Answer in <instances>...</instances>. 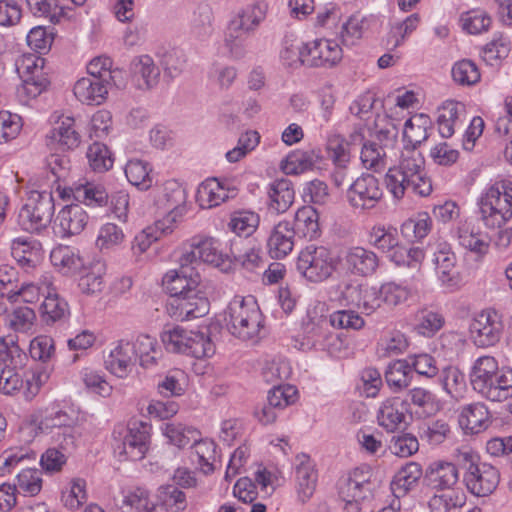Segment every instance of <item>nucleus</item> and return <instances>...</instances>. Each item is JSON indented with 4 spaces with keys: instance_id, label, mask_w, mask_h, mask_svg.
<instances>
[{
    "instance_id": "42",
    "label": "nucleus",
    "mask_w": 512,
    "mask_h": 512,
    "mask_svg": "<svg viewBox=\"0 0 512 512\" xmlns=\"http://www.w3.org/2000/svg\"><path fill=\"white\" fill-rule=\"evenodd\" d=\"M321 160L318 149L297 150L287 155L283 169L287 174H298L313 169Z\"/></svg>"
},
{
    "instance_id": "64",
    "label": "nucleus",
    "mask_w": 512,
    "mask_h": 512,
    "mask_svg": "<svg viewBox=\"0 0 512 512\" xmlns=\"http://www.w3.org/2000/svg\"><path fill=\"white\" fill-rule=\"evenodd\" d=\"M87 500L86 481L75 478L70 482V487L62 492L61 501L70 510H77Z\"/></svg>"
},
{
    "instance_id": "19",
    "label": "nucleus",
    "mask_w": 512,
    "mask_h": 512,
    "mask_svg": "<svg viewBox=\"0 0 512 512\" xmlns=\"http://www.w3.org/2000/svg\"><path fill=\"white\" fill-rule=\"evenodd\" d=\"M329 318L312 316L308 312V321L303 324L304 338L302 346L308 349L326 350L334 339V334L329 330Z\"/></svg>"
},
{
    "instance_id": "54",
    "label": "nucleus",
    "mask_w": 512,
    "mask_h": 512,
    "mask_svg": "<svg viewBox=\"0 0 512 512\" xmlns=\"http://www.w3.org/2000/svg\"><path fill=\"white\" fill-rule=\"evenodd\" d=\"M161 430L169 442L179 448H184L200 437V432L196 428L181 423H165Z\"/></svg>"
},
{
    "instance_id": "5",
    "label": "nucleus",
    "mask_w": 512,
    "mask_h": 512,
    "mask_svg": "<svg viewBox=\"0 0 512 512\" xmlns=\"http://www.w3.org/2000/svg\"><path fill=\"white\" fill-rule=\"evenodd\" d=\"M160 337L165 349L169 352L182 353L196 359L210 357L215 353V346L210 336L200 331L167 324Z\"/></svg>"
},
{
    "instance_id": "37",
    "label": "nucleus",
    "mask_w": 512,
    "mask_h": 512,
    "mask_svg": "<svg viewBox=\"0 0 512 512\" xmlns=\"http://www.w3.org/2000/svg\"><path fill=\"white\" fill-rule=\"evenodd\" d=\"M459 244L465 249L484 255L488 252L492 240L486 233L481 232L471 222H465L457 231Z\"/></svg>"
},
{
    "instance_id": "55",
    "label": "nucleus",
    "mask_w": 512,
    "mask_h": 512,
    "mask_svg": "<svg viewBox=\"0 0 512 512\" xmlns=\"http://www.w3.org/2000/svg\"><path fill=\"white\" fill-rule=\"evenodd\" d=\"M432 226V220L428 213H419L414 218L404 221L400 227L402 236L409 242L421 241L425 238Z\"/></svg>"
},
{
    "instance_id": "33",
    "label": "nucleus",
    "mask_w": 512,
    "mask_h": 512,
    "mask_svg": "<svg viewBox=\"0 0 512 512\" xmlns=\"http://www.w3.org/2000/svg\"><path fill=\"white\" fill-rule=\"evenodd\" d=\"M480 391L482 397L493 402H502L512 395V368L501 367L495 376Z\"/></svg>"
},
{
    "instance_id": "11",
    "label": "nucleus",
    "mask_w": 512,
    "mask_h": 512,
    "mask_svg": "<svg viewBox=\"0 0 512 512\" xmlns=\"http://www.w3.org/2000/svg\"><path fill=\"white\" fill-rule=\"evenodd\" d=\"M502 317L495 310H484L470 323L471 339L478 347L486 348L498 343L503 334Z\"/></svg>"
},
{
    "instance_id": "26",
    "label": "nucleus",
    "mask_w": 512,
    "mask_h": 512,
    "mask_svg": "<svg viewBox=\"0 0 512 512\" xmlns=\"http://www.w3.org/2000/svg\"><path fill=\"white\" fill-rule=\"evenodd\" d=\"M133 349L131 342L120 340L105 359L106 368L119 378L126 377L136 362Z\"/></svg>"
},
{
    "instance_id": "1",
    "label": "nucleus",
    "mask_w": 512,
    "mask_h": 512,
    "mask_svg": "<svg viewBox=\"0 0 512 512\" xmlns=\"http://www.w3.org/2000/svg\"><path fill=\"white\" fill-rule=\"evenodd\" d=\"M424 164V157L419 151L404 146L399 164L389 168L385 175L386 188L395 199H402L407 192L420 196L431 193L432 184L426 176Z\"/></svg>"
},
{
    "instance_id": "9",
    "label": "nucleus",
    "mask_w": 512,
    "mask_h": 512,
    "mask_svg": "<svg viewBox=\"0 0 512 512\" xmlns=\"http://www.w3.org/2000/svg\"><path fill=\"white\" fill-rule=\"evenodd\" d=\"M150 431L151 425L147 422H130L123 438L115 439L114 453L132 461L143 459L149 449Z\"/></svg>"
},
{
    "instance_id": "51",
    "label": "nucleus",
    "mask_w": 512,
    "mask_h": 512,
    "mask_svg": "<svg viewBox=\"0 0 512 512\" xmlns=\"http://www.w3.org/2000/svg\"><path fill=\"white\" fill-rule=\"evenodd\" d=\"M433 261L436 265L439 279L444 284H453L456 257L450 250V246L446 243L439 244L437 250L434 252Z\"/></svg>"
},
{
    "instance_id": "52",
    "label": "nucleus",
    "mask_w": 512,
    "mask_h": 512,
    "mask_svg": "<svg viewBox=\"0 0 512 512\" xmlns=\"http://www.w3.org/2000/svg\"><path fill=\"white\" fill-rule=\"evenodd\" d=\"M38 194V199L34 204V232L40 229H46L51 223L54 214V203L51 192L44 189L38 191L34 189V194Z\"/></svg>"
},
{
    "instance_id": "17",
    "label": "nucleus",
    "mask_w": 512,
    "mask_h": 512,
    "mask_svg": "<svg viewBox=\"0 0 512 512\" xmlns=\"http://www.w3.org/2000/svg\"><path fill=\"white\" fill-rule=\"evenodd\" d=\"M343 263L348 272L355 276H372L379 267L378 255L367 248L352 246L343 253Z\"/></svg>"
},
{
    "instance_id": "57",
    "label": "nucleus",
    "mask_w": 512,
    "mask_h": 512,
    "mask_svg": "<svg viewBox=\"0 0 512 512\" xmlns=\"http://www.w3.org/2000/svg\"><path fill=\"white\" fill-rule=\"evenodd\" d=\"M10 327L27 343L28 351L32 352V310L29 307H19L9 318Z\"/></svg>"
},
{
    "instance_id": "43",
    "label": "nucleus",
    "mask_w": 512,
    "mask_h": 512,
    "mask_svg": "<svg viewBox=\"0 0 512 512\" xmlns=\"http://www.w3.org/2000/svg\"><path fill=\"white\" fill-rule=\"evenodd\" d=\"M50 261L63 274L74 273L84 266V261L78 251L63 245L50 251Z\"/></svg>"
},
{
    "instance_id": "63",
    "label": "nucleus",
    "mask_w": 512,
    "mask_h": 512,
    "mask_svg": "<svg viewBox=\"0 0 512 512\" xmlns=\"http://www.w3.org/2000/svg\"><path fill=\"white\" fill-rule=\"evenodd\" d=\"M159 500L161 504L168 510L180 512L187 507L186 495L179 490L176 485L167 484L159 488Z\"/></svg>"
},
{
    "instance_id": "25",
    "label": "nucleus",
    "mask_w": 512,
    "mask_h": 512,
    "mask_svg": "<svg viewBox=\"0 0 512 512\" xmlns=\"http://www.w3.org/2000/svg\"><path fill=\"white\" fill-rule=\"evenodd\" d=\"M75 421L76 419L67 412L58 410L51 412L41 419L37 426V430L41 433L52 428H57L59 431L61 430L62 433H58V436H63V440L60 441V446L63 449H68L75 444V437L73 435V425Z\"/></svg>"
},
{
    "instance_id": "56",
    "label": "nucleus",
    "mask_w": 512,
    "mask_h": 512,
    "mask_svg": "<svg viewBox=\"0 0 512 512\" xmlns=\"http://www.w3.org/2000/svg\"><path fill=\"white\" fill-rule=\"evenodd\" d=\"M260 222L257 213L250 210L235 211L228 223L229 229L238 236L248 237L254 233Z\"/></svg>"
},
{
    "instance_id": "59",
    "label": "nucleus",
    "mask_w": 512,
    "mask_h": 512,
    "mask_svg": "<svg viewBox=\"0 0 512 512\" xmlns=\"http://www.w3.org/2000/svg\"><path fill=\"white\" fill-rule=\"evenodd\" d=\"M439 381L444 391L451 397L460 395L466 388L464 373L456 366H447L439 374Z\"/></svg>"
},
{
    "instance_id": "61",
    "label": "nucleus",
    "mask_w": 512,
    "mask_h": 512,
    "mask_svg": "<svg viewBox=\"0 0 512 512\" xmlns=\"http://www.w3.org/2000/svg\"><path fill=\"white\" fill-rule=\"evenodd\" d=\"M149 164L139 159L129 160L125 166V175L127 180L134 186L141 189H147L151 186Z\"/></svg>"
},
{
    "instance_id": "50",
    "label": "nucleus",
    "mask_w": 512,
    "mask_h": 512,
    "mask_svg": "<svg viewBox=\"0 0 512 512\" xmlns=\"http://www.w3.org/2000/svg\"><path fill=\"white\" fill-rule=\"evenodd\" d=\"M87 0H34L37 13L47 17L50 23H56L65 14V10L82 7Z\"/></svg>"
},
{
    "instance_id": "53",
    "label": "nucleus",
    "mask_w": 512,
    "mask_h": 512,
    "mask_svg": "<svg viewBox=\"0 0 512 512\" xmlns=\"http://www.w3.org/2000/svg\"><path fill=\"white\" fill-rule=\"evenodd\" d=\"M408 398L411 404L418 408L416 412L424 416L434 415L441 408L440 400L437 396L432 391L422 387L410 389Z\"/></svg>"
},
{
    "instance_id": "18",
    "label": "nucleus",
    "mask_w": 512,
    "mask_h": 512,
    "mask_svg": "<svg viewBox=\"0 0 512 512\" xmlns=\"http://www.w3.org/2000/svg\"><path fill=\"white\" fill-rule=\"evenodd\" d=\"M457 463L435 461L424 472V482L436 491L453 490L459 481Z\"/></svg>"
},
{
    "instance_id": "12",
    "label": "nucleus",
    "mask_w": 512,
    "mask_h": 512,
    "mask_svg": "<svg viewBox=\"0 0 512 512\" xmlns=\"http://www.w3.org/2000/svg\"><path fill=\"white\" fill-rule=\"evenodd\" d=\"M209 307L205 292L198 287L187 295L169 299L167 312L177 321H189L208 314Z\"/></svg>"
},
{
    "instance_id": "20",
    "label": "nucleus",
    "mask_w": 512,
    "mask_h": 512,
    "mask_svg": "<svg viewBox=\"0 0 512 512\" xmlns=\"http://www.w3.org/2000/svg\"><path fill=\"white\" fill-rule=\"evenodd\" d=\"M52 121L57 123L58 127L46 136L48 146L57 144L62 150H73L80 145L81 135L76 128L74 117L55 114Z\"/></svg>"
},
{
    "instance_id": "27",
    "label": "nucleus",
    "mask_w": 512,
    "mask_h": 512,
    "mask_svg": "<svg viewBox=\"0 0 512 512\" xmlns=\"http://www.w3.org/2000/svg\"><path fill=\"white\" fill-rule=\"evenodd\" d=\"M405 400L391 397L382 402L377 413L378 424L388 432H395L405 422Z\"/></svg>"
},
{
    "instance_id": "14",
    "label": "nucleus",
    "mask_w": 512,
    "mask_h": 512,
    "mask_svg": "<svg viewBox=\"0 0 512 512\" xmlns=\"http://www.w3.org/2000/svg\"><path fill=\"white\" fill-rule=\"evenodd\" d=\"M163 287L169 293L170 299L187 295L190 290L200 287V275L195 266L184 263L179 257V269L167 272L162 280Z\"/></svg>"
},
{
    "instance_id": "49",
    "label": "nucleus",
    "mask_w": 512,
    "mask_h": 512,
    "mask_svg": "<svg viewBox=\"0 0 512 512\" xmlns=\"http://www.w3.org/2000/svg\"><path fill=\"white\" fill-rule=\"evenodd\" d=\"M163 200L165 201V208L170 211L169 215L163 219L166 224L170 225L175 221V216L184 210L186 202V191L176 181H168L164 185Z\"/></svg>"
},
{
    "instance_id": "32",
    "label": "nucleus",
    "mask_w": 512,
    "mask_h": 512,
    "mask_svg": "<svg viewBox=\"0 0 512 512\" xmlns=\"http://www.w3.org/2000/svg\"><path fill=\"white\" fill-rule=\"evenodd\" d=\"M57 219L63 236H72L84 230L89 216L80 204H70L60 210Z\"/></svg>"
},
{
    "instance_id": "7",
    "label": "nucleus",
    "mask_w": 512,
    "mask_h": 512,
    "mask_svg": "<svg viewBox=\"0 0 512 512\" xmlns=\"http://www.w3.org/2000/svg\"><path fill=\"white\" fill-rule=\"evenodd\" d=\"M296 267L308 281L320 283L332 277L337 270L338 259L327 247L308 245L300 252Z\"/></svg>"
},
{
    "instance_id": "40",
    "label": "nucleus",
    "mask_w": 512,
    "mask_h": 512,
    "mask_svg": "<svg viewBox=\"0 0 512 512\" xmlns=\"http://www.w3.org/2000/svg\"><path fill=\"white\" fill-rule=\"evenodd\" d=\"M464 111V104L453 100H448L439 107L437 124L441 137L450 138L454 134L460 114Z\"/></svg>"
},
{
    "instance_id": "21",
    "label": "nucleus",
    "mask_w": 512,
    "mask_h": 512,
    "mask_svg": "<svg viewBox=\"0 0 512 512\" xmlns=\"http://www.w3.org/2000/svg\"><path fill=\"white\" fill-rule=\"evenodd\" d=\"M34 343L38 350L37 360L39 363L34 366V386L40 389L46 384L54 370V365L51 363L55 355L54 340L49 336L34 337ZM34 361L36 357L34 356Z\"/></svg>"
},
{
    "instance_id": "30",
    "label": "nucleus",
    "mask_w": 512,
    "mask_h": 512,
    "mask_svg": "<svg viewBox=\"0 0 512 512\" xmlns=\"http://www.w3.org/2000/svg\"><path fill=\"white\" fill-rule=\"evenodd\" d=\"M424 472L420 464L409 462L402 466L394 475L390 488L394 497L402 498L415 489Z\"/></svg>"
},
{
    "instance_id": "13",
    "label": "nucleus",
    "mask_w": 512,
    "mask_h": 512,
    "mask_svg": "<svg viewBox=\"0 0 512 512\" xmlns=\"http://www.w3.org/2000/svg\"><path fill=\"white\" fill-rule=\"evenodd\" d=\"M37 295L38 298L40 296L44 298L38 310L42 322L48 325L53 324L68 313V304L57 294L51 275L45 274L39 279Z\"/></svg>"
},
{
    "instance_id": "6",
    "label": "nucleus",
    "mask_w": 512,
    "mask_h": 512,
    "mask_svg": "<svg viewBox=\"0 0 512 512\" xmlns=\"http://www.w3.org/2000/svg\"><path fill=\"white\" fill-rule=\"evenodd\" d=\"M478 204L484 225L491 229L501 228L512 218V182H495L481 195Z\"/></svg>"
},
{
    "instance_id": "60",
    "label": "nucleus",
    "mask_w": 512,
    "mask_h": 512,
    "mask_svg": "<svg viewBox=\"0 0 512 512\" xmlns=\"http://www.w3.org/2000/svg\"><path fill=\"white\" fill-rule=\"evenodd\" d=\"M87 159L91 169L95 172H106L113 166V158L108 147L100 142H94L88 147Z\"/></svg>"
},
{
    "instance_id": "41",
    "label": "nucleus",
    "mask_w": 512,
    "mask_h": 512,
    "mask_svg": "<svg viewBox=\"0 0 512 512\" xmlns=\"http://www.w3.org/2000/svg\"><path fill=\"white\" fill-rule=\"evenodd\" d=\"M173 230V226L166 224L165 221H156L154 225L146 227L134 237L131 244L133 253H144L155 241L171 234Z\"/></svg>"
},
{
    "instance_id": "15",
    "label": "nucleus",
    "mask_w": 512,
    "mask_h": 512,
    "mask_svg": "<svg viewBox=\"0 0 512 512\" xmlns=\"http://www.w3.org/2000/svg\"><path fill=\"white\" fill-rule=\"evenodd\" d=\"M342 299L347 305H352L367 315L376 311L382 305L379 288L368 285L346 283L341 290Z\"/></svg>"
},
{
    "instance_id": "31",
    "label": "nucleus",
    "mask_w": 512,
    "mask_h": 512,
    "mask_svg": "<svg viewBox=\"0 0 512 512\" xmlns=\"http://www.w3.org/2000/svg\"><path fill=\"white\" fill-rule=\"evenodd\" d=\"M63 194L68 197L72 196L77 202L93 207L104 206L109 200V195L102 185L89 182L74 183L65 188Z\"/></svg>"
},
{
    "instance_id": "44",
    "label": "nucleus",
    "mask_w": 512,
    "mask_h": 512,
    "mask_svg": "<svg viewBox=\"0 0 512 512\" xmlns=\"http://www.w3.org/2000/svg\"><path fill=\"white\" fill-rule=\"evenodd\" d=\"M269 208L276 213L286 212L294 201V189L288 179L274 181L269 189Z\"/></svg>"
},
{
    "instance_id": "16",
    "label": "nucleus",
    "mask_w": 512,
    "mask_h": 512,
    "mask_svg": "<svg viewBox=\"0 0 512 512\" xmlns=\"http://www.w3.org/2000/svg\"><path fill=\"white\" fill-rule=\"evenodd\" d=\"M181 256L184 263H190L195 267L201 262L218 267L229 257L220 249L219 241L211 237L193 242L188 249H184Z\"/></svg>"
},
{
    "instance_id": "47",
    "label": "nucleus",
    "mask_w": 512,
    "mask_h": 512,
    "mask_svg": "<svg viewBox=\"0 0 512 512\" xmlns=\"http://www.w3.org/2000/svg\"><path fill=\"white\" fill-rule=\"evenodd\" d=\"M413 378L408 360L400 359L390 363L385 371V380L393 392L407 388Z\"/></svg>"
},
{
    "instance_id": "39",
    "label": "nucleus",
    "mask_w": 512,
    "mask_h": 512,
    "mask_svg": "<svg viewBox=\"0 0 512 512\" xmlns=\"http://www.w3.org/2000/svg\"><path fill=\"white\" fill-rule=\"evenodd\" d=\"M319 215L312 206H303L297 210L292 223L296 236L314 239L319 236Z\"/></svg>"
},
{
    "instance_id": "58",
    "label": "nucleus",
    "mask_w": 512,
    "mask_h": 512,
    "mask_svg": "<svg viewBox=\"0 0 512 512\" xmlns=\"http://www.w3.org/2000/svg\"><path fill=\"white\" fill-rule=\"evenodd\" d=\"M328 157L336 167H347L351 157V144L341 135H331L326 145Z\"/></svg>"
},
{
    "instance_id": "38",
    "label": "nucleus",
    "mask_w": 512,
    "mask_h": 512,
    "mask_svg": "<svg viewBox=\"0 0 512 512\" xmlns=\"http://www.w3.org/2000/svg\"><path fill=\"white\" fill-rule=\"evenodd\" d=\"M214 16L211 6L200 3L190 19V34L199 41L207 40L214 32Z\"/></svg>"
},
{
    "instance_id": "2",
    "label": "nucleus",
    "mask_w": 512,
    "mask_h": 512,
    "mask_svg": "<svg viewBox=\"0 0 512 512\" xmlns=\"http://www.w3.org/2000/svg\"><path fill=\"white\" fill-rule=\"evenodd\" d=\"M455 460L464 471L463 481L473 495L485 497L493 493L500 481V474L493 465L481 462L479 455L471 448L457 450Z\"/></svg>"
},
{
    "instance_id": "24",
    "label": "nucleus",
    "mask_w": 512,
    "mask_h": 512,
    "mask_svg": "<svg viewBox=\"0 0 512 512\" xmlns=\"http://www.w3.org/2000/svg\"><path fill=\"white\" fill-rule=\"evenodd\" d=\"M458 422L465 434H478L490 426V413L484 403H471L461 408Z\"/></svg>"
},
{
    "instance_id": "45",
    "label": "nucleus",
    "mask_w": 512,
    "mask_h": 512,
    "mask_svg": "<svg viewBox=\"0 0 512 512\" xmlns=\"http://www.w3.org/2000/svg\"><path fill=\"white\" fill-rule=\"evenodd\" d=\"M216 448V443L210 439H200L198 437L192 443V462L198 464L201 471L206 475L212 473L215 469Z\"/></svg>"
},
{
    "instance_id": "35",
    "label": "nucleus",
    "mask_w": 512,
    "mask_h": 512,
    "mask_svg": "<svg viewBox=\"0 0 512 512\" xmlns=\"http://www.w3.org/2000/svg\"><path fill=\"white\" fill-rule=\"evenodd\" d=\"M236 194L237 190L234 187L230 188L216 178L207 179L202 182L197 191L199 200L206 202L209 208L234 198Z\"/></svg>"
},
{
    "instance_id": "8",
    "label": "nucleus",
    "mask_w": 512,
    "mask_h": 512,
    "mask_svg": "<svg viewBox=\"0 0 512 512\" xmlns=\"http://www.w3.org/2000/svg\"><path fill=\"white\" fill-rule=\"evenodd\" d=\"M298 58L288 65L300 64L308 67H327L336 65L342 58V49L334 40L317 39L297 47Z\"/></svg>"
},
{
    "instance_id": "28",
    "label": "nucleus",
    "mask_w": 512,
    "mask_h": 512,
    "mask_svg": "<svg viewBox=\"0 0 512 512\" xmlns=\"http://www.w3.org/2000/svg\"><path fill=\"white\" fill-rule=\"evenodd\" d=\"M112 83H106L98 78L83 77L73 88L74 95L87 105H100L106 99L108 88Z\"/></svg>"
},
{
    "instance_id": "46",
    "label": "nucleus",
    "mask_w": 512,
    "mask_h": 512,
    "mask_svg": "<svg viewBox=\"0 0 512 512\" xmlns=\"http://www.w3.org/2000/svg\"><path fill=\"white\" fill-rule=\"evenodd\" d=\"M430 119L427 115L419 114L408 119L404 124L403 138L405 146L417 147L426 141L429 137L427 129L430 125Z\"/></svg>"
},
{
    "instance_id": "4",
    "label": "nucleus",
    "mask_w": 512,
    "mask_h": 512,
    "mask_svg": "<svg viewBox=\"0 0 512 512\" xmlns=\"http://www.w3.org/2000/svg\"><path fill=\"white\" fill-rule=\"evenodd\" d=\"M268 4L257 1L239 9L230 19L225 36V44L235 58L244 55L241 42L255 34L265 20Z\"/></svg>"
},
{
    "instance_id": "22",
    "label": "nucleus",
    "mask_w": 512,
    "mask_h": 512,
    "mask_svg": "<svg viewBox=\"0 0 512 512\" xmlns=\"http://www.w3.org/2000/svg\"><path fill=\"white\" fill-rule=\"evenodd\" d=\"M297 461L295 471L297 499L301 504H305L315 492L318 475L309 456L298 455Z\"/></svg>"
},
{
    "instance_id": "36",
    "label": "nucleus",
    "mask_w": 512,
    "mask_h": 512,
    "mask_svg": "<svg viewBox=\"0 0 512 512\" xmlns=\"http://www.w3.org/2000/svg\"><path fill=\"white\" fill-rule=\"evenodd\" d=\"M501 369L498 361L492 356H481L477 358L469 373L470 384L477 393L483 391V387L495 376Z\"/></svg>"
},
{
    "instance_id": "23",
    "label": "nucleus",
    "mask_w": 512,
    "mask_h": 512,
    "mask_svg": "<svg viewBox=\"0 0 512 512\" xmlns=\"http://www.w3.org/2000/svg\"><path fill=\"white\" fill-rule=\"evenodd\" d=\"M295 237L291 222L283 220L276 224L267 239L270 257L273 259L286 257L293 250Z\"/></svg>"
},
{
    "instance_id": "48",
    "label": "nucleus",
    "mask_w": 512,
    "mask_h": 512,
    "mask_svg": "<svg viewBox=\"0 0 512 512\" xmlns=\"http://www.w3.org/2000/svg\"><path fill=\"white\" fill-rule=\"evenodd\" d=\"M368 242L377 250L387 254L400 242L398 230L392 225H374L368 233Z\"/></svg>"
},
{
    "instance_id": "29",
    "label": "nucleus",
    "mask_w": 512,
    "mask_h": 512,
    "mask_svg": "<svg viewBox=\"0 0 512 512\" xmlns=\"http://www.w3.org/2000/svg\"><path fill=\"white\" fill-rule=\"evenodd\" d=\"M130 73L139 89H150L159 80L160 70L149 55L134 57L130 63Z\"/></svg>"
},
{
    "instance_id": "10",
    "label": "nucleus",
    "mask_w": 512,
    "mask_h": 512,
    "mask_svg": "<svg viewBox=\"0 0 512 512\" xmlns=\"http://www.w3.org/2000/svg\"><path fill=\"white\" fill-rule=\"evenodd\" d=\"M383 197L379 180L370 173L359 176L346 192L349 205L355 210H371L377 206Z\"/></svg>"
},
{
    "instance_id": "34",
    "label": "nucleus",
    "mask_w": 512,
    "mask_h": 512,
    "mask_svg": "<svg viewBox=\"0 0 512 512\" xmlns=\"http://www.w3.org/2000/svg\"><path fill=\"white\" fill-rule=\"evenodd\" d=\"M16 271L13 267L4 265L0 267V294L6 297L11 303L25 302L30 303L28 298L31 284L22 283L20 286L14 284Z\"/></svg>"
},
{
    "instance_id": "3",
    "label": "nucleus",
    "mask_w": 512,
    "mask_h": 512,
    "mask_svg": "<svg viewBox=\"0 0 512 512\" xmlns=\"http://www.w3.org/2000/svg\"><path fill=\"white\" fill-rule=\"evenodd\" d=\"M224 322L234 337L243 340H256L263 327V315L253 296H235L225 310Z\"/></svg>"
},
{
    "instance_id": "62",
    "label": "nucleus",
    "mask_w": 512,
    "mask_h": 512,
    "mask_svg": "<svg viewBox=\"0 0 512 512\" xmlns=\"http://www.w3.org/2000/svg\"><path fill=\"white\" fill-rule=\"evenodd\" d=\"M112 60L109 57H96L92 59L87 65V72L90 78H98L106 83L120 87L121 85L116 81V74L118 70H111Z\"/></svg>"
}]
</instances>
